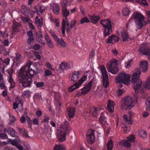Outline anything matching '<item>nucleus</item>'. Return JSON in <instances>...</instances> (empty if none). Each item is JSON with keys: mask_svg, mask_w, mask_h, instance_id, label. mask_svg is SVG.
Wrapping results in <instances>:
<instances>
[{"mask_svg": "<svg viewBox=\"0 0 150 150\" xmlns=\"http://www.w3.org/2000/svg\"><path fill=\"white\" fill-rule=\"evenodd\" d=\"M148 68V62L146 61H142L140 62L139 68H137L135 70V72L132 75V83H135L133 86V88L136 94L140 92L141 93L144 92L143 88L141 90V88L142 86V81L139 79L140 74L141 73V70L144 73L146 72Z\"/></svg>", "mask_w": 150, "mask_h": 150, "instance_id": "nucleus-1", "label": "nucleus"}, {"mask_svg": "<svg viewBox=\"0 0 150 150\" xmlns=\"http://www.w3.org/2000/svg\"><path fill=\"white\" fill-rule=\"evenodd\" d=\"M19 79L20 82L21 83L23 86L24 87H30L33 84V81L32 79L29 76L26 75V72L23 73L22 71H19Z\"/></svg>", "mask_w": 150, "mask_h": 150, "instance_id": "nucleus-2", "label": "nucleus"}, {"mask_svg": "<svg viewBox=\"0 0 150 150\" xmlns=\"http://www.w3.org/2000/svg\"><path fill=\"white\" fill-rule=\"evenodd\" d=\"M132 16L134 19V22L137 28L139 30L142 28L146 23L144 19L145 18L143 15L137 12H134Z\"/></svg>", "mask_w": 150, "mask_h": 150, "instance_id": "nucleus-3", "label": "nucleus"}, {"mask_svg": "<svg viewBox=\"0 0 150 150\" xmlns=\"http://www.w3.org/2000/svg\"><path fill=\"white\" fill-rule=\"evenodd\" d=\"M118 60L115 59H112L110 60V62L107 64V69L108 72L113 74H115L119 71L117 67L118 65Z\"/></svg>", "mask_w": 150, "mask_h": 150, "instance_id": "nucleus-4", "label": "nucleus"}, {"mask_svg": "<svg viewBox=\"0 0 150 150\" xmlns=\"http://www.w3.org/2000/svg\"><path fill=\"white\" fill-rule=\"evenodd\" d=\"M130 74H126L124 72H122L119 74L115 79V81L117 83H124L127 86L130 84Z\"/></svg>", "mask_w": 150, "mask_h": 150, "instance_id": "nucleus-5", "label": "nucleus"}, {"mask_svg": "<svg viewBox=\"0 0 150 150\" xmlns=\"http://www.w3.org/2000/svg\"><path fill=\"white\" fill-rule=\"evenodd\" d=\"M70 130V128L68 123L65 121L63 125L61 127L60 132L58 137L59 140L63 142L66 140L65 136L67 132Z\"/></svg>", "mask_w": 150, "mask_h": 150, "instance_id": "nucleus-6", "label": "nucleus"}, {"mask_svg": "<svg viewBox=\"0 0 150 150\" xmlns=\"http://www.w3.org/2000/svg\"><path fill=\"white\" fill-rule=\"evenodd\" d=\"M134 105V101L130 97L127 96H125L122 101L121 106L126 110H128L133 108Z\"/></svg>", "mask_w": 150, "mask_h": 150, "instance_id": "nucleus-7", "label": "nucleus"}, {"mask_svg": "<svg viewBox=\"0 0 150 150\" xmlns=\"http://www.w3.org/2000/svg\"><path fill=\"white\" fill-rule=\"evenodd\" d=\"M31 64V62H30L27 63L25 66L21 68L19 71H22L23 73V72L26 73L27 74H26V75L29 76V77L32 78V77H33L35 72L34 70H33L30 68Z\"/></svg>", "mask_w": 150, "mask_h": 150, "instance_id": "nucleus-8", "label": "nucleus"}, {"mask_svg": "<svg viewBox=\"0 0 150 150\" xmlns=\"http://www.w3.org/2000/svg\"><path fill=\"white\" fill-rule=\"evenodd\" d=\"M100 70L103 77V85L105 88H107L109 84L108 76L107 71L105 67L103 65H101L100 66Z\"/></svg>", "mask_w": 150, "mask_h": 150, "instance_id": "nucleus-9", "label": "nucleus"}, {"mask_svg": "<svg viewBox=\"0 0 150 150\" xmlns=\"http://www.w3.org/2000/svg\"><path fill=\"white\" fill-rule=\"evenodd\" d=\"M93 81V79H92L81 90H79L77 91L76 94L80 96L82 95H84L88 92L91 90Z\"/></svg>", "mask_w": 150, "mask_h": 150, "instance_id": "nucleus-10", "label": "nucleus"}, {"mask_svg": "<svg viewBox=\"0 0 150 150\" xmlns=\"http://www.w3.org/2000/svg\"><path fill=\"white\" fill-rule=\"evenodd\" d=\"M138 51L140 54L147 55L148 59L150 60V48L142 44L139 47Z\"/></svg>", "mask_w": 150, "mask_h": 150, "instance_id": "nucleus-11", "label": "nucleus"}, {"mask_svg": "<svg viewBox=\"0 0 150 150\" xmlns=\"http://www.w3.org/2000/svg\"><path fill=\"white\" fill-rule=\"evenodd\" d=\"M87 76L84 75L78 81L73 84L68 88V90L70 92H72L79 87L86 80Z\"/></svg>", "mask_w": 150, "mask_h": 150, "instance_id": "nucleus-12", "label": "nucleus"}, {"mask_svg": "<svg viewBox=\"0 0 150 150\" xmlns=\"http://www.w3.org/2000/svg\"><path fill=\"white\" fill-rule=\"evenodd\" d=\"M95 130L93 129H89L87 133L86 139L88 142L90 144H93L95 139V136L94 134Z\"/></svg>", "mask_w": 150, "mask_h": 150, "instance_id": "nucleus-13", "label": "nucleus"}, {"mask_svg": "<svg viewBox=\"0 0 150 150\" xmlns=\"http://www.w3.org/2000/svg\"><path fill=\"white\" fill-rule=\"evenodd\" d=\"M135 137L134 136L131 135L127 137V139H124L120 142V143L121 144L125 147L129 148L131 146L130 142H131L135 141Z\"/></svg>", "mask_w": 150, "mask_h": 150, "instance_id": "nucleus-14", "label": "nucleus"}, {"mask_svg": "<svg viewBox=\"0 0 150 150\" xmlns=\"http://www.w3.org/2000/svg\"><path fill=\"white\" fill-rule=\"evenodd\" d=\"M59 68L62 70H67L71 69L73 67V64L72 62L67 63L65 62H62L59 65Z\"/></svg>", "mask_w": 150, "mask_h": 150, "instance_id": "nucleus-15", "label": "nucleus"}, {"mask_svg": "<svg viewBox=\"0 0 150 150\" xmlns=\"http://www.w3.org/2000/svg\"><path fill=\"white\" fill-rule=\"evenodd\" d=\"M107 113L106 112H102L101 113L99 119V121L100 123L103 125H105L107 124V118L106 117Z\"/></svg>", "mask_w": 150, "mask_h": 150, "instance_id": "nucleus-16", "label": "nucleus"}, {"mask_svg": "<svg viewBox=\"0 0 150 150\" xmlns=\"http://www.w3.org/2000/svg\"><path fill=\"white\" fill-rule=\"evenodd\" d=\"M119 40V38L117 36L115 35H112L108 37L106 42L108 43L113 44L115 42H118Z\"/></svg>", "mask_w": 150, "mask_h": 150, "instance_id": "nucleus-17", "label": "nucleus"}, {"mask_svg": "<svg viewBox=\"0 0 150 150\" xmlns=\"http://www.w3.org/2000/svg\"><path fill=\"white\" fill-rule=\"evenodd\" d=\"M120 33L123 41L127 42L128 41L129 36L127 30L122 29L120 30Z\"/></svg>", "mask_w": 150, "mask_h": 150, "instance_id": "nucleus-18", "label": "nucleus"}, {"mask_svg": "<svg viewBox=\"0 0 150 150\" xmlns=\"http://www.w3.org/2000/svg\"><path fill=\"white\" fill-rule=\"evenodd\" d=\"M80 73L79 71L73 72L71 77V81L74 82L76 81L80 77Z\"/></svg>", "mask_w": 150, "mask_h": 150, "instance_id": "nucleus-19", "label": "nucleus"}, {"mask_svg": "<svg viewBox=\"0 0 150 150\" xmlns=\"http://www.w3.org/2000/svg\"><path fill=\"white\" fill-rule=\"evenodd\" d=\"M112 25L104 28L103 31L104 38H106L107 36H109L112 33Z\"/></svg>", "mask_w": 150, "mask_h": 150, "instance_id": "nucleus-20", "label": "nucleus"}, {"mask_svg": "<svg viewBox=\"0 0 150 150\" xmlns=\"http://www.w3.org/2000/svg\"><path fill=\"white\" fill-rule=\"evenodd\" d=\"M115 103L114 102L110 100H108L107 105V108L109 111L110 112H112L114 111Z\"/></svg>", "mask_w": 150, "mask_h": 150, "instance_id": "nucleus-21", "label": "nucleus"}, {"mask_svg": "<svg viewBox=\"0 0 150 150\" xmlns=\"http://www.w3.org/2000/svg\"><path fill=\"white\" fill-rule=\"evenodd\" d=\"M35 23L38 25V27L39 29L41 28L43 26L42 18H39L38 16H37L35 18Z\"/></svg>", "mask_w": 150, "mask_h": 150, "instance_id": "nucleus-22", "label": "nucleus"}, {"mask_svg": "<svg viewBox=\"0 0 150 150\" xmlns=\"http://www.w3.org/2000/svg\"><path fill=\"white\" fill-rule=\"evenodd\" d=\"M21 11V12L25 16H28L30 14V11L27 7L25 6H23Z\"/></svg>", "mask_w": 150, "mask_h": 150, "instance_id": "nucleus-23", "label": "nucleus"}, {"mask_svg": "<svg viewBox=\"0 0 150 150\" xmlns=\"http://www.w3.org/2000/svg\"><path fill=\"white\" fill-rule=\"evenodd\" d=\"M67 110L68 112V115L70 118H73L75 115V110L74 109L68 108Z\"/></svg>", "mask_w": 150, "mask_h": 150, "instance_id": "nucleus-24", "label": "nucleus"}, {"mask_svg": "<svg viewBox=\"0 0 150 150\" xmlns=\"http://www.w3.org/2000/svg\"><path fill=\"white\" fill-rule=\"evenodd\" d=\"M8 134L11 136L13 137L18 138L17 136L18 134L13 128L11 127L8 132Z\"/></svg>", "mask_w": 150, "mask_h": 150, "instance_id": "nucleus-25", "label": "nucleus"}, {"mask_svg": "<svg viewBox=\"0 0 150 150\" xmlns=\"http://www.w3.org/2000/svg\"><path fill=\"white\" fill-rule=\"evenodd\" d=\"M100 23L102 25L104 28L111 25L110 21L107 19L101 20Z\"/></svg>", "mask_w": 150, "mask_h": 150, "instance_id": "nucleus-26", "label": "nucleus"}, {"mask_svg": "<svg viewBox=\"0 0 150 150\" xmlns=\"http://www.w3.org/2000/svg\"><path fill=\"white\" fill-rule=\"evenodd\" d=\"M90 17L92 22L95 24L97 23L98 21L100 19V18L99 16H96L95 15H93Z\"/></svg>", "mask_w": 150, "mask_h": 150, "instance_id": "nucleus-27", "label": "nucleus"}, {"mask_svg": "<svg viewBox=\"0 0 150 150\" xmlns=\"http://www.w3.org/2000/svg\"><path fill=\"white\" fill-rule=\"evenodd\" d=\"M71 0H64L61 6L62 8L67 7L69 6L71 4Z\"/></svg>", "mask_w": 150, "mask_h": 150, "instance_id": "nucleus-28", "label": "nucleus"}, {"mask_svg": "<svg viewBox=\"0 0 150 150\" xmlns=\"http://www.w3.org/2000/svg\"><path fill=\"white\" fill-rule=\"evenodd\" d=\"M139 136L143 138H146L147 136L146 132L142 129L139 130L138 133Z\"/></svg>", "mask_w": 150, "mask_h": 150, "instance_id": "nucleus-29", "label": "nucleus"}, {"mask_svg": "<svg viewBox=\"0 0 150 150\" xmlns=\"http://www.w3.org/2000/svg\"><path fill=\"white\" fill-rule=\"evenodd\" d=\"M62 14L63 17H65V18H67V16L69 13V11L67 10V7L62 8Z\"/></svg>", "mask_w": 150, "mask_h": 150, "instance_id": "nucleus-30", "label": "nucleus"}, {"mask_svg": "<svg viewBox=\"0 0 150 150\" xmlns=\"http://www.w3.org/2000/svg\"><path fill=\"white\" fill-rule=\"evenodd\" d=\"M53 10L54 13L57 15L59 12V6L57 4H54L53 7Z\"/></svg>", "mask_w": 150, "mask_h": 150, "instance_id": "nucleus-31", "label": "nucleus"}, {"mask_svg": "<svg viewBox=\"0 0 150 150\" xmlns=\"http://www.w3.org/2000/svg\"><path fill=\"white\" fill-rule=\"evenodd\" d=\"M66 148L65 146L63 145L59 144L55 145L54 147V150H65Z\"/></svg>", "mask_w": 150, "mask_h": 150, "instance_id": "nucleus-32", "label": "nucleus"}, {"mask_svg": "<svg viewBox=\"0 0 150 150\" xmlns=\"http://www.w3.org/2000/svg\"><path fill=\"white\" fill-rule=\"evenodd\" d=\"M22 96L26 98L31 96V92L29 90L25 91L22 93Z\"/></svg>", "mask_w": 150, "mask_h": 150, "instance_id": "nucleus-33", "label": "nucleus"}, {"mask_svg": "<svg viewBox=\"0 0 150 150\" xmlns=\"http://www.w3.org/2000/svg\"><path fill=\"white\" fill-rule=\"evenodd\" d=\"M20 25V23H17L16 21L13 22V25L12 26L13 29L17 32L18 31L19 27Z\"/></svg>", "mask_w": 150, "mask_h": 150, "instance_id": "nucleus-34", "label": "nucleus"}, {"mask_svg": "<svg viewBox=\"0 0 150 150\" xmlns=\"http://www.w3.org/2000/svg\"><path fill=\"white\" fill-rule=\"evenodd\" d=\"M16 139H14L11 140V144L12 145L15 146L16 147L19 144V143L20 141V140L18 139V138H16Z\"/></svg>", "mask_w": 150, "mask_h": 150, "instance_id": "nucleus-35", "label": "nucleus"}, {"mask_svg": "<svg viewBox=\"0 0 150 150\" xmlns=\"http://www.w3.org/2000/svg\"><path fill=\"white\" fill-rule=\"evenodd\" d=\"M113 142L110 140L108 141L107 145V148L108 150H111L113 147Z\"/></svg>", "mask_w": 150, "mask_h": 150, "instance_id": "nucleus-36", "label": "nucleus"}, {"mask_svg": "<svg viewBox=\"0 0 150 150\" xmlns=\"http://www.w3.org/2000/svg\"><path fill=\"white\" fill-rule=\"evenodd\" d=\"M9 34L6 33V31L3 32L1 30L0 31V35L2 36L4 39H6L8 37Z\"/></svg>", "mask_w": 150, "mask_h": 150, "instance_id": "nucleus-37", "label": "nucleus"}, {"mask_svg": "<svg viewBox=\"0 0 150 150\" xmlns=\"http://www.w3.org/2000/svg\"><path fill=\"white\" fill-rule=\"evenodd\" d=\"M130 11L127 8H124L122 11V13L124 16H126L128 15L130 13Z\"/></svg>", "mask_w": 150, "mask_h": 150, "instance_id": "nucleus-38", "label": "nucleus"}, {"mask_svg": "<svg viewBox=\"0 0 150 150\" xmlns=\"http://www.w3.org/2000/svg\"><path fill=\"white\" fill-rule=\"evenodd\" d=\"M58 44H60L62 47H64L66 46V43L62 38H60V40L57 42Z\"/></svg>", "mask_w": 150, "mask_h": 150, "instance_id": "nucleus-39", "label": "nucleus"}, {"mask_svg": "<svg viewBox=\"0 0 150 150\" xmlns=\"http://www.w3.org/2000/svg\"><path fill=\"white\" fill-rule=\"evenodd\" d=\"M146 110L147 111L150 110V98L147 99L146 102Z\"/></svg>", "mask_w": 150, "mask_h": 150, "instance_id": "nucleus-40", "label": "nucleus"}, {"mask_svg": "<svg viewBox=\"0 0 150 150\" xmlns=\"http://www.w3.org/2000/svg\"><path fill=\"white\" fill-rule=\"evenodd\" d=\"M90 21L87 17H82L80 21V23L81 24H82L84 23L89 22Z\"/></svg>", "mask_w": 150, "mask_h": 150, "instance_id": "nucleus-41", "label": "nucleus"}, {"mask_svg": "<svg viewBox=\"0 0 150 150\" xmlns=\"http://www.w3.org/2000/svg\"><path fill=\"white\" fill-rule=\"evenodd\" d=\"M50 120L49 116L47 115H45L44 116V118L42 121V122H48Z\"/></svg>", "mask_w": 150, "mask_h": 150, "instance_id": "nucleus-42", "label": "nucleus"}, {"mask_svg": "<svg viewBox=\"0 0 150 150\" xmlns=\"http://www.w3.org/2000/svg\"><path fill=\"white\" fill-rule=\"evenodd\" d=\"M36 37H37V40L41 41V39L42 37V32L41 31H39L38 33H37Z\"/></svg>", "mask_w": 150, "mask_h": 150, "instance_id": "nucleus-43", "label": "nucleus"}, {"mask_svg": "<svg viewBox=\"0 0 150 150\" xmlns=\"http://www.w3.org/2000/svg\"><path fill=\"white\" fill-rule=\"evenodd\" d=\"M10 59L8 58H5L3 61V63L4 64L6 65H8L9 64Z\"/></svg>", "mask_w": 150, "mask_h": 150, "instance_id": "nucleus-44", "label": "nucleus"}, {"mask_svg": "<svg viewBox=\"0 0 150 150\" xmlns=\"http://www.w3.org/2000/svg\"><path fill=\"white\" fill-rule=\"evenodd\" d=\"M69 19V18H66V19H65V20L63 19L62 23V24L63 23H64V24L65 26L66 25L67 26H69V25L68 22Z\"/></svg>", "mask_w": 150, "mask_h": 150, "instance_id": "nucleus-45", "label": "nucleus"}, {"mask_svg": "<svg viewBox=\"0 0 150 150\" xmlns=\"http://www.w3.org/2000/svg\"><path fill=\"white\" fill-rule=\"evenodd\" d=\"M0 138L3 139H6L8 138V136L6 133H1L0 134Z\"/></svg>", "mask_w": 150, "mask_h": 150, "instance_id": "nucleus-46", "label": "nucleus"}, {"mask_svg": "<svg viewBox=\"0 0 150 150\" xmlns=\"http://www.w3.org/2000/svg\"><path fill=\"white\" fill-rule=\"evenodd\" d=\"M94 111L93 113V116L97 118L98 116V109L96 107H94Z\"/></svg>", "mask_w": 150, "mask_h": 150, "instance_id": "nucleus-47", "label": "nucleus"}, {"mask_svg": "<svg viewBox=\"0 0 150 150\" xmlns=\"http://www.w3.org/2000/svg\"><path fill=\"white\" fill-rule=\"evenodd\" d=\"M80 11L82 13V14L84 16H86V13L83 6L81 5L80 6Z\"/></svg>", "mask_w": 150, "mask_h": 150, "instance_id": "nucleus-48", "label": "nucleus"}, {"mask_svg": "<svg viewBox=\"0 0 150 150\" xmlns=\"http://www.w3.org/2000/svg\"><path fill=\"white\" fill-rule=\"evenodd\" d=\"M3 43L5 46H8L9 45V42L8 40V38H7L3 41Z\"/></svg>", "mask_w": 150, "mask_h": 150, "instance_id": "nucleus-49", "label": "nucleus"}, {"mask_svg": "<svg viewBox=\"0 0 150 150\" xmlns=\"http://www.w3.org/2000/svg\"><path fill=\"white\" fill-rule=\"evenodd\" d=\"M15 101L16 102V103H18L19 105V104L21 103V102H22V99L20 97H17L16 98Z\"/></svg>", "mask_w": 150, "mask_h": 150, "instance_id": "nucleus-50", "label": "nucleus"}, {"mask_svg": "<svg viewBox=\"0 0 150 150\" xmlns=\"http://www.w3.org/2000/svg\"><path fill=\"white\" fill-rule=\"evenodd\" d=\"M65 25H64V24L63 23L62 25V32L63 35L64 36L65 35Z\"/></svg>", "mask_w": 150, "mask_h": 150, "instance_id": "nucleus-51", "label": "nucleus"}, {"mask_svg": "<svg viewBox=\"0 0 150 150\" xmlns=\"http://www.w3.org/2000/svg\"><path fill=\"white\" fill-rule=\"evenodd\" d=\"M33 123L34 125H38L39 124L38 118H33Z\"/></svg>", "mask_w": 150, "mask_h": 150, "instance_id": "nucleus-52", "label": "nucleus"}, {"mask_svg": "<svg viewBox=\"0 0 150 150\" xmlns=\"http://www.w3.org/2000/svg\"><path fill=\"white\" fill-rule=\"evenodd\" d=\"M3 81V80H0V87L1 89H5L6 86Z\"/></svg>", "mask_w": 150, "mask_h": 150, "instance_id": "nucleus-53", "label": "nucleus"}, {"mask_svg": "<svg viewBox=\"0 0 150 150\" xmlns=\"http://www.w3.org/2000/svg\"><path fill=\"white\" fill-rule=\"evenodd\" d=\"M45 73L46 76H48L51 75L52 73L51 71L47 69L45 71Z\"/></svg>", "mask_w": 150, "mask_h": 150, "instance_id": "nucleus-54", "label": "nucleus"}, {"mask_svg": "<svg viewBox=\"0 0 150 150\" xmlns=\"http://www.w3.org/2000/svg\"><path fill=\"white\" fill-rule=\"evenodd\" d=\"M44 86V83L43 82H38L36 84V86L38 88H40Z\"/></svg>", "mask_w": 150, "mask_h": 150, "instance_id": "nucleus-55", "label": "nucleus"}, {"mask_svg": "<svg viewBox=\"0 0 150 150\" xmlns=\"http://www.w3.org/2000/svg\"><path fill=\"white\" fill-rule=\"evenodd\" d=\"M12 119H11L10 120V122L9 123V125H11L16 120V117L14 116H13L12 117Z\"/></svg>", "mask_w": 150, "mask_h": 150, "instance_id": "nucleus-56", "label": "nucleus"}, {"mask_svg": "<svg viewBox=\"0 0 150 150\" xmlns=\"http://www.w3.org/2000/svg\"><path fill=\"white\" fill-rule=\"evenodd\" d=\"M21 59V55L18 53H16V60L18 62Z\"/></svg>", "mask_w": 150, "mask_h": 150, "instance_id": "nucleus-57", "label": "nucleus"}, {"mask_svg": "<svg viewBox=\"0 0 150 150\" xmlns=\"http://www.w3.org/2000/svg\"><path fill=\"white\" fill-rule=\"evenodd\" d=\"M34 39V38L33 37H29L27 40V42L29 44H30Z\"/></svg>", "mask_w": 150, "mask_h": 150, "instance_id": "nucleus-58", "label": "nucleus"}, {"mask_svg": "<svg viewBox=\"0 0 150 150\" xmlns=\"http://www.w3.org/2000/svg\"><path fill=\"white\" fill-rule=\"evenodd\" d=\"M44 37L45 39V40L46 41L47 40H49L50 39V38L49 37L48 33H45L44 35Z\"/></svg>", "mask_w": 150, "mask_h": 150, "instance_id": "nucleus-59", "label": "nucleus"}, {"mask_svg": "<svg viewBox=\"0 0 150 150\" xmlns=\"http://www.w3.org/2000/svg\"><path fill=\"white\" fill-rule=\"evenodd\" d=\"M95 54V51L94 49H92L91 52L90 54V58H92Z\"/></svg>", "mask_w": 150, "mask_h": 150, "instance_id": "nucleus-60", "label": "nucleus"}, {"mask_svg": "<svg viewBox=\"0 0 150 150\" xmlns=\"http://www.w3.org/2000/svg\"><path fill=\"white\" fill-rule=\"evenodd\" d=\"M76 20H72L71 21L70 25L73 28L74 26L76 25Z\"/></svg>", "mask_w": 150, "mask_h": 150, "instance_id": "nucleus-61", "label": "nucleus"}, {"mask_svg": "<svg viewBox=\"0 0 150 150\" xmlns=\"http://www.w3.org/2000/svg\"><path fill=\"white\" fill-rule=\"evenodd\" d=\"M123 92V90L121 89H118L117 92V95L119 96H120L122 95Z\"/></svg>", "mask_w": 150, "mask_h": 150, "instance_id": "nucleus-62", "label": "nucleus"}, {"mask_svg": "<svg viewBox=\"0 0 150 150\" xmlns=\"http://www.w3.org/2000/svg\"><path fill=\"white\" fill-rule=\"evenodd\" d=\"M141 4L144 6H147L148 5L146 0H141Z\"/></svg>", "mask_w": 150, "mask_h": 150, "instance_id": "nucleus-63", "label": "nucleus"}, {"mask_svg": "<svg viewBox=\"0 0 150 150\" xmlns=\"http://www.w3.org/2000/svg\"><path fill=\"white\" fill-rule=\"evenodd\" d=\"M146 15L148 16V21L150 23V11H147L146 12Z\"/></svg>", "mask_w": 150, "mask_h": 150, "instance_id": "nucleus-64", "label": "nucleus"}]
</instances>
